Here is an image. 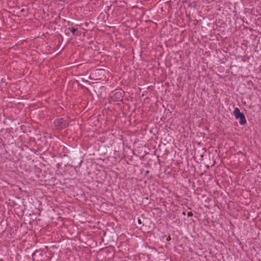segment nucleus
<instances>
[{"label": "nucleus", "mask_w": 261, "mask_h": 261, "mask_svg": "<svg viewBox=\"0 0 261 261\" xmlns=\"http://www.w3.org/2000/svg\"><path fill=\"white\" fill-rule=\"evenodd\" d=\"M233 115L237 119H240L239 123L241 125H244L246 123V120L244 114L240 112L238 108L234 109Z\"/></svg>", "instance_id": "1"}, {"label": "nucleus", "mask_w": 261, "mask_h": 261, "mask_svg": "<svg viewBox=\"0 0 261 261\" xmlns=\"http://www.w3.org/2000/svg\"><path fill=\"white\" fill-rule=\"evenodd\" d=\"M122 97V92L121 91H118L114 93L111 98L113 100L118 101L121 100Z\"/></svg>", "instance_id": "2"}, {"label": "nucleus", "mask_w": 261, "mask_h": 261, "mask_svg": "<svg viewBox=\"0 0 261 261\" xmlns=\"http://www.w3.org/2000/svg\"><path fill=\"white\" fill-rule=\"evenodd\" d=\"M69 29L70 30L71 32H72V33L73 35H77L76 34H75L77 30V28H75L73 27V28H69Z\"/></svg>", "instance_id": "3"}]
</instances>
